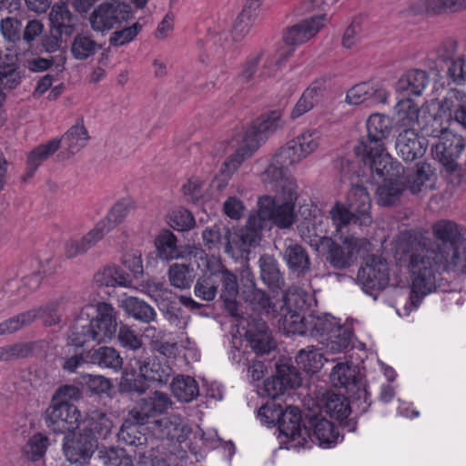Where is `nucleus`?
Listing matches in <instances>:
<instances>
[{"instance_id": "obj_1", "label": "nucleus", "mask_w": 466, "mask_h": 466, "mask_svg": "<svg viewBox=\"0 0 466 466\" xmlns=\"http://www.w3.org/2000/svg\"><path fill=\"white\" fill-rule=\"evenodd\" d=\"M282 281L277 260L272 256L264 255V314L275 321L279 329L287 333L310 337H323L330 333L338 322L329 315H300L287 309L284 295L278 289Z\"/></svg>"}, {"instance_id": "obj_2", "label": "nucleus", "mask_w": 466, "mask_h": 466, "mask_svg": "<svg viewBox=\"0 0 466 466\" xmlns=\"http://www.w3.org/2000/svg\"><path fill=\"white\" fill-rule=\"evenodd\" d=\"M262 237V197L258 198V208L249 214L244 229L227 228L215 224L207 227L202 232L204 246L211 250H219L224 247L225 252L234 259L243 258L250 247L258 245Z\"/></svg>"}, {"instance_id": "obj_3", "label": "nucleus", "mask_w": 466, "mask_h": 466, "mask_svg": "<svg viewBox=\"0 0 466 466\" xmlns=\"http://www.w3.org/2000/svg\"><path fill=\"white\" fill-rule=\"evenodd\" d=\"M367 137L359 141L355 147L357 156H361L365 164L377 174L396 176L401 171V165L393 161L386 152L385 140L392 130V120L390 116L375 113L366 122Z\"/></svg>"}, {"instance_id": "obj_4", "label": "nucleus", "mask_w": 466, "mask_h": 466, "mask_svg": "<svg viewBox=\"0 0 466 466\" xmlns=\"http://www.w3.org/2000/svg\"><path fill=\"white\" fill-rule=\"evenodd\" d=\"M93 307H83L76 316L68 335L67 351L71 348H83L90 341L98 344L109 342L116 335L117 329L116 312L114 307L106 302L98 303L96 315L91 317Z\"/></svg>"}, {"instance_id": "obj_5", "label": "nucleus", "mask_w": 466, "mask_h": 466, "mask_svg": "<svg viewBox=\"0 0 466 466\" xmlns=\"http://www.w3.org/2000/svg\"><path fill=\"white\" fill-rule=\"evenodd\" d=\"M171 405L170 398L167 393L155 391L152 395L140 400L137 407L129 413L130 418L126 420L117 432L120 443L134 446V460L139 459V451L147 453V437L141 432V427L149 421L150 418L162 414Z\"/></svg>"}, {"instance_id": "obj_6", "label": "nucleus", "mask_w": 466, "mask_h": 466, "mask_svg": "<svg viewBox=\"0 0 466 466\" xmlns=\"http://www.w3.org/2000/svg\"><path fill=\"white\" fill-rule=\"evenodd\" d=\"M410 300L414 309L421 303L422 299L431 293L435 286L437 267H451L449 253L420 245L412 251L410 258Z\"/></svg>"}, {"instance_id": "obj_7", "label": "nucleus", "mask_w": 466, "mask_h": 466, "mask_svg": "<svg viewBox=\"0 0 466 466\" xmlns=\"http://www.w3.org/2000/svg\"><path fill=\"white\" fill-rule=\"evenodd\" d=\"M371 199L363 186H352L348 195V207L336 203L329 210V216L336 230L350 224L367 227L372 223Z\"/></svg>"}, {"instance_id": "obj_8", "label": "nucleus", "mask_w": 466, "mask_h": 466, "mask_svg": "<svg viewBox=\"0 0 466 466\" xmlns=\"http://www.w3.org/2000/svg\"><path fill=\"white\" fill-rule=\"evenodd\" d=\"M78 395L79 391L74 386L65 385L59 388L46 411V423L52 431L64 434L79 427L81 412L68 400V398Z\"/></svg>"}, {"instance_id": "obj_9", "label": "nucleus", "mask_w": 466, "mask_h": 466, "mask_svg": "<svg viewBox=\"0 0 466 466\" xmlns=\"http://www.w3.org/2000/svg\"><path fill=\"white\" fill-rule=\"evenodd\" d=\"M433 234L436 238L441 240L444 247L439 246L434 248L437 252L440 250L449 253V263L460 274H466V253L461 255L458 248L455 247L462 235L458 224L451 220H440L432 227Z\"/></svg>"}, {"instance_id": "obj_10", "label": "nucleus", "mask_w": 466, "mask_h": 466, "mask_svg": "<svg viewBox=\"0 0 466 466\" xmlns=\"http://www.w3.org/2000/svg\"><path fill=\"white\" fill-rule=\"evenodd\" d=\"M261 122L252 125L245 133L237 134L228 143V151L233 150V153L224 163L228 172L235 171L258 148L261 139Z\"/></svg>"}, {"instance_id": "obj_11", "label": "nucleus", "mask_w": 466, "mask_h": 466, "mask_svg": "<svg viewBox=\"0 0 466 466\" xmlns=\"http://www.w3.org/2000/svg\"><path fill=\"white\" fill-rule=\"evenodd\" d=\"M465 147L466 140L462 136L442 129L433 152L443 170L454 174L461 169L459 159Z\"/></svg>"}, {"instance_id": "obj_12", "label": "nucleus", "mask_w": 466, "mask_h": 466, "mask_svg": "<svg viewBox=\"0 0 466 466\" xmlns=\"http://www.w3.org/2000/svg\"><path fill=\"white\" fill-rule=\"evenodd\" d=\"M325 20L326 15H320L289 27L283 35L285 46L279 51L277 64H282L293 54L294 46L301 45L315 36L323 27Z\"/></svg>"}, {"instance_id": "obj_13", "label": "nucleus", "mask_w": 466, "mask_h": 466, "mask_svg": "<svg viewBox=\"0 0 466 466\" xmlns=\"http://www.w3.org/2000/svg\"><path fill=\"white\" fill-rule=\"evenodd\" d=\"M357 279L367 293L384 289L390 281L387 260L380 256H368L365 264L358 271Z\"/></svg>"}, {"instance_id": "obj_14", "label": "nucleus", "mask_w": 466, "mask_h": 466, "mask_svg": "<svg viewBox=\"0 0 466 466\" xmlns=\"http://www.w3.org/2000/svg\"><path fill=\"white\" fill-rule=\"evenodd\" d=\"M63 449L71 463L86 464L97 449V441L94 436L80 431L65 436Z\"/></svg>"}, {"instance_id": "obj_15", "label": "nucleus", "mask_w": 466, "mask_h": 466, "mask_svg": "<svg viewBox=\"0 0 466 466\" xmlns=\"http://www.w3.org/2000/svg\"><path fill=\"white\" fill-rule=\"evenodd\" d=\"M264 174L267 175L266 188L273 191V195L266 196V198L296 202L298 185L290 174L276 168H267Z\"/></svg>"}, {"instance_id": "obj_16", "label": "nucleus", "mask_w": 466, "mask_h": 466, "mask_svg": "<svg viewBox=\"0 0 466 466\" xmlns=\"http://www.w3.org/2000/svg\"><path fill=\"white\" fill-rule=\"evenodd\" d=\"M98 460L105 466H170L165 460L151 459L147 453L139 451V459L136 464L132 456L121 448L104 447L98 451Z\"/></svg>"}, {"instance_id": "obj_17", "label": "nucleus", "mask_w": 466, "mask_h": 466, "mask_svg": "<svg viewBox=\"0 0 466 466\" xmlns=\"http://www.w3.org/2000/svg\"><path fill=\"white\" fill-rule=\"evenodd\" d=\"M279 435L296 441V445L304 447L307 443V438L309 437V431L305 426H301L300 410L296 406H287L281 414L279 427L275 431ZM276 432H274L275 434Z\"/></svg>"}, {"instance_id": "obj_18", "label": "nucleus", "mask_w": 466, "mask_h": 466, "mask_svg": "<svg viewBox=\"0 0 466 466\" xmlns=\"http://www.w3.org/2000/svg\"><path fill=\"white\" fill-rule=\"evenodd\" d=\"M364 243V239L354 236L346 237L342 245H339L331 238V244L327 245L323 250H327V260L335 268H349L359 248Z\"/></svg>"}, {"instance_id": "obj_19", "label": "nucleus", "mask_w": 466, "mask_h": 466, "mask_svg": "<svg viewBox=\"0 0 466 466\" xmlns=\"http://www.w3.org/2000/svg\"><path fill=\"white\" fill-rule=\"evenodd\" d=\"M370 171L373 177L377 176L383 179V182L376 189L377 203L382 207L399 204L406 188L404 183L399 180L400 177L404 173L403 167L401 166V171L396 176H390V174L380 175L371 169Z\"/></svg>"}, {"instance_id": "obj_20", "label": "nucleus", "mask_w": 466, "mask_h": 466, "mask_svg": "<svg viewBox=\"0 0 466 466\" xmlns=\"http://www.w3.org/2000/svg\"><path fill=\"white\" fill-rule=\"evenodd\" d=\"M265 217L279 228H289L297 218L295 201L269 199L264 196Z\"/></svg>"}, {"instance_id": "obj_21", "label": "nucleus", "mask_w": 466, "mask_h": 466, "mask_svg": "<svg viewBox=\"0 0 466 466\" xmlns=\"http://www.w3.org/2000/svg\"><path fill=\"white\" fill-rule=\"evenodd\" d=\"M396 149L406 162H410L423 156L426 150V138L420 136L417 129L398 131Z\"/></svg>"}, {"instance_id": "obj_22", "label": "nucleus", "mask_w": 466, "mask_h": 466, "mask_svg": "<svg viewBox=\"0 0 466 466\" xmlns=\"http://www.w3.org/2000/svg\"><path fill=\"white\" fill-rule=\"evenodd\" d=\"M301 384V377L297 369L288 364H278L276 374L271 380L264 381V391L274 395H282L288 389H296Z\"/></svg>"}, {"instance_id": "obj_23", "label": "nucleus", "mask_w": 466, "mask_h": 466, "mask_svg": "<svg viewBox=\"0 0 466 466\" xmlns=\"http://www.w3.org/2000/svg\"><path fill=\"white\" fill-rule=\"evenodd\" d=\"M110 231V227L106 222H98L92 229L79 239H70L66 243L65 255L73 258L86 253L91 248L95 247L106 234Z\"/></svg>"}, {"instance_id": "obj_24", "label": "nucleus", "mask_w": 466, "mask_h": 466, "mask_svg": "<svg viewBox=\"0 0 466 466\" xmlns=\"http://www.w3.org/2000/svg\"><path fill=\"white\" fill-rule=\"evenodd\" d=\"M125 19L126 15L116 5L104 3L91 14L90 25L94 31L105 32L120 25Z\"/></svg>"}, {"instance_id": "obj_25", "label": "nucleus", "mask_w": 466, "mask_h": 466, "mask_svg": "<svg viewBox=\"0 0 466 466\" xmlns=\"http://www.w3.org/2000/svg\"><path fill=\"white\" fill-rule=\"evenodd\" d=\"M246 340L251 350L256 354V359L251 360L248 367L250 383L256 388L257 394L260 395L262 379V361L258 359L262 356V330L253 329L249 327L246 332Z\"/></svg>"}, {"instance_id": "obj_26", "label": "nucleus", "mask_w": 466, "mask_h": 466, "mask_svg": "<svg viewBox=\"0 0 466 466\" xmlns=\"http://www.w3.org/2000/svg\"><path fill=\"white\" fill-rule=\"evenodd\" d=\"M441 111L466 128V92L451 88L442 100Z\"/></svg>"}, {"instance_id": "obj_27", "label": "nucleus", "mask_w": 466, "mask_h": 466, "mask_svg": "<svg viewBox=\"0 0 466 466\" xmlns=\"http://www.w3.org/2000/svg\"><path fill=\"white\" fill-rule=\"evenodd\" d=\"M386 101L385 90L370 83H360L348 90L346 102L350 105L384 103Z\"/></svg>"}, {"instance_id": "obj_28", "label": "nucleus", "mask_w": 466, "mask_h": 466, "mask_svg": "<svg viewBox=\"0 0 466 466\" xmlns=\"http://www.w3.org/2000/svg\"><path fill=\"white\" fill-rule=\"evenodd\" d=\"M396 110V129H419L421 127L420 119V109L419 106L410 98L401 99L395 106Z\"/></svg>"}, {"instance_id": "obj_29", "label": "nucleus", "mask_w": 466, "mask_h": 466, "mask_svg": "<svg viewBox=\"0 0 466 466\" xmlns=\"http://www.w3.org/2000/svg\"><path fill=\"white\" fill-rule=\"evenodd\" d=\"M262 0H247L246 5L234 22L232 37L235 41L242 39L250 30L261 12Z\"/></svg>"}, {"instance_id": "obj_30", "label": "nucleus", "mask_w": 466, "mask_h": 466, "mask_svg": "<svg viewBox=\"0 0 466 466\" xmlns=\"http://www.w3.org/2000/svg\"><path fill=\"white\" fill-rule=\"evenodd\" d=\"M299 234L303 241L308 243L315 250L324 249L331 244V238L327 236L326 223L320 218L309 221L299 227Z\"/></svg>"}, {"instance_id": "obj_31", "label": "nucleus", "mask_w": 466, "mask_h": 466, "mask_svg": "<svg viewBox=\"0 0 466 466\" xmlns=\"http://www.w3.org/2000/svg\"><path fill=\"white\" fill-rule=\"evenodd\" d=\"M284 279L279 283L278 289L284 295L285 307L291 312H299L300 315H305V312L310 308L314 302L312 294L306 291L299 287H292L286 292L283 289Z\"/></svg>"}, {"instance_id": "obj_32", "label": "nucleus", "mask_w": 466, "mask_h": 466, "mask_svg": "<svg viewBox=\"0 0 466 466\" xmlns=\"http://www.w3.org/2000/svg\"><path fill=\"white\" fill-rule=\"evenodd\" d=\"M140 375L147 380L166 384L173 374V369L167 363H161L156 358L147 360H136Z\"/></svg>"}, {"instance_id": "obj_33", "label": "nucleus", "mask_w": 466, "mask_h": 466, "mask_svg": "<svg viewBox=\"0 0 466 466\" xmlns=\"http://www.w3.org/2000/svg\"><path fill=\"white\" fill-rule=\"evenodd\" d=\"M352 339V331L349 328L338 324L320 343L326 353L336 354L344 352L351 347Z\"/></svg>"}, {"instance_id": "obj_34", "label": "nucleus", "mask_w": 466, "mask_h": 466, "mask_svg": "<svg viewBox=\"0 0 466 466\" xmlns=\"http://www.w3.org/2000/svg\"><path fill=\"white\" fill-rule=\"evenodd\" d=\"M89 138L83 118H78L76 125L72 126L58 140L66 151L76 154L86 146Z\"/></svg>"}, {"instance_id": "obj_35", "label": "nucleus", "mask_w": 466, "mask_h": 466, "mask_svg": "<svg viewBox=\"0 0 466 466\" xmlns=\"http://www.w3.org/2000/svg\"><path fill=\"white\" fill-rule=\"evenodd\" d=\"M313 436L323 448H329L338 443L339 433L334 424L324 418H314L309 421Z\"/></svg>"}, {"instance_id": "obj_36", "label": "nucleus", "mask_w": 466, "mask_h": 466, "mask_svg": "<svg viewBox=\"0 0 466 466\" xmlns=\"http://www.w3.org/2000/svg\"><path fill=\"white\" fill-rule=\"evenodd\" d=\"M161 437H165L170 441L183 442L187 437L189 429L186 426L179 417L164 418L154 420Z\"/></svg>"}, {"instance_id": "obj_37", "label": "nucleus", "mask_w": 466, "mask_h": 466, "mask_svg": "<svg viewBox=\"0 0 466 466\" xmlns=\"http://www.w3.org/2000/svg\"><path fill=\"white\" fill-rule=\"evenodd\" d=\"M60 147L58 139H52L31 150L27 155L26 176L31 177L37 168Z\"/></svg>"}, {"instance_id": "obj_38", "label": "nucleus", "mask_w": 466, "mask_h": 466, "mask_svg": "<svg viewBox=\"0 0 466 466\" xmlns=\"http://www.w3.org/2000/svg\"><path fill=\"white\" fill-rule=\"evenodd\" d=\"M86 358L92 364L102 368L120 370L123 365V359L119 352L112 347H100L87 352Z\"/></svg>"}, {"instance_id": "obj_39", "label": "nucleus", "mask_w": 466, "mask_h": 466, "mask_svg": "<svg viewBox=\"0 0 466 466\" xmlns=\"http://www.w3.org/2000/svg\"><path fill=\"white\" fill-rule=\"evenodd\" d=\"M66 309V300L64 298H59L28 311H35L36 315L35 319H40L45 326L50 327L60 323Z\"/></svg>"}, {"instance_id": "obj_40", "label": "nucleus", "mask_w": 466, "mask_h": 466, "mask_svg": "<svg viewBox=\"0 0 466 466\" xmlns=\"http://www.w3.org/2000/svg\"><path fill=\"white\" fill-rule=\"evenodd\" d=\"M429 83V75L421 69L407 71L398 82V89L408 95L420 96Z\"/></svg>"}, {"instance_id": "obj_41", "label": "nucleus", "mask_w": 466, "mask_h": 466, "mask_svg": "<svg viewBox=\"0 0 466 466\" xmlns=\"http://www.w3.org/2000/svg\"><path fill=\"white\" fill-rule=\"evenodd\" d=\"M95 281L100 286L124 288L129 287L132 283L129 275L116 265L106 266L96 272Z\"/></svg>"}, {"instance_id": "obj_42", "label": "nucleus", "mask_w": 466, "mask_h": 466, "mask_svg": "<svg viewBox=\"0 0 466 466\" xmlns=\"http://www.w3.org/2000/svg\"><path fill=\"white\" fill-rule=\"evenodd\" d=\"M303 160L299 151L291 139L285 146L279 147L273 156L272 161L268 168L287 171V169Z\"/></svg>"}, {"instance_id": "obj_43", "label": "nucleus", "mask_w": 466, "mask_h": 466, "mask_svg": "<svg viewBox=\"0 0 466 466\" xmlns=\"http://www.w3.org/2000/svg\"><path fill=\"white\" fill-rule=\"evenodd\" d=\"M84 424L83 431L94 436L96 440L97 438L106 439L110 434L113 427L110 418L106 413L98 410L92 411Z\"/></svg>"}, {"instance_id": "obj_44", "label": "nucleus", "mask_w": 466, "mask_h": 466, "mask_svg": "<svg viewBox=\"0 0 466 466\" xmlns=\"http://www.w3.org/2000/svg\"><path fill=\"white\" fill-rule=\"evenodd\" d=\"M125 311L135 319L149 323L156 319L157 312L153 307L137 297H127L122 301Z\"/></svg>"}, {"instance_id": "obj_45", "label": "nucleus", "mask_w": 466, "mask_h": 466, "mask_svg": "<svg viewBox=\"0 0 466 466\" xmlns=\"http://www.w3.org/2000/svg\"><path fill=\"white\" fill-rule=\"evenodd\" d=\"M323 409L327 414L338 420L348 418L351 406L347 398L341 394L327 392L323 398Z\"/></svg>"}, {"instance_id": "obj_46", "label": "nucleus", "mask_w": 466, "mask_h": 466, "mask_svg": "<svg viewBox=\"0 0 466 466\" xmlns=\"http://www.w3.org/2000/svg\"><path fill=\"white\" fill-rule=\"evenodd\" d=\"M172 393L175 398L182 402H189L199 394L198 384L190 376H177L171 384Z\"/></svg>"}, {"instance_id": "obj_47", "label": "nucleus", "mask_w": 466, "mask_h": 466, "mask_svg": "<svg viewBox=\"0 0 466 466\" xmlns=\"http://www.w3.org/2000/svg\"><path fill=\"white\" fill-rule=\"evenodd\" d=\"M320 351L314 346H308L299 351L296 356L297 364L303 369L306 372L315 373L318 372L323 366L324 361H327Z\"/></svg>"}, {"instance_id": "obj_48", "label": "nucleus", "mask_w": 466, "mask_h": 466, "mask_svg": "<svg viewBox=\"0 0 466 466\" xmlns=\"http://www.w3.org/2000/svg\"><path fill=\"white\" fill-rule=\"evenodd\" d=\"M330 381L335 387L345 388L352 391L359 382L354 367L349 363H338L332 369Z\"/></svg>"}, {"instance_id": "obj_49", "label": "nucleus", "mask_w": 466, "mask_h": 466, "mask_svg": "<svg viewBox=\"0 0 466 466\" xmlns=\"http://www.w3.org/2000/svg\"><path fill=\"white\" fill-rule=\"evenodd\" d=\"M177 237L169 230L159 234L156 238L158 257L163 260L184 258V254L177 247Z\"/></svg>"}, {"instance_id": "obj_50", "label": "nucleus", "mask_w": 466, "mask_h": 466, "mask_svg": "<svg viewBox=\"0 0 466 466\" xmlns=\"http://www.w3.org/2000/svg\"><path fill=\"white\" fill-rule=\"evenodd\" d=\"M285 260L289 268L298 273L309 269L310 259L307 250L300 245H289L285 250Z\"/></svg>"}, {"instance_id": "obj_51", "label": "nucleus", "mask_w": 466, "mask_h": 466, "mask_svg": "<svg viewBox=\"0 0 466 466\" xmlns=\"http://www.w3.org/2000/svg\"><path fill=\"white\" fill-rule=\"evenodd\" d=\"M52 25L60 34L70 35L74 30L73 15L65 3L53 5L49 14Z\"/></svg>"}, {"instance_id": "obj_52", "label": "nucleus", "mask_w": 466, "mask_h": 466, "mask_svg": "<svg viewBox=\"0 0 466 466\" xmlns=\"http://www.w3.org/2000/svg\"><path fill=\"white\" fill-rule=\"evenodd\" d=\"M167 275L170 285L179 289H189L195 278L191 266L179 263L171 265Z\"/></svg>"}, {"instance_id": "obj_53", "label": "nucleus", "mask_w": 466, "mask_h": 466, "mask_svg": "<svg viewBox=\"0 0 466 466\" xmlns=\"http://www.w3.org/2000/svg\"><path fill=\"white\" fill-rule=\"evenodd\" d=\"M99 48V45L91 35L86 34H77L72 42L71 53L74 58L77 60H85L95 55Z\"/></svg>"}, {"instance_id": "obj_54", "label": "nucleus", "mask_w": 466, "mask_h": 466, "mask_svg": "<svg viewBox=\"0 0 466 466\" xmlns=\"http://www.w3.org/2000/svg\"><path fill=\"white\" fill-rule=\"evenodd\" d=\"M303 159L315 152L321 141V134L317 129H308L292 139Z\"/></svg>"}, {"instance_id": "obj_55", "label": "nucleus", "mask_w": 466, "mask_h": 466, "mask_svg": "<svg viewBox=\"0 0 466 466\" xmlns=\"http://www.w3.org/2000/svg\"><path fill=\"white\" fill-rule=\"evenodd\" d=\"M279 396H275L274 392L270 390L269 394L264 391V424L279 427L284 410Z\"/></svg>"}, {"instance_id": "obj_56", "label": "nucleus", "mask_w": 466, "mask_h": 466, "mask_svg": "<svg viewBox=\"0 0 466 466\" xmlns=\"http://www.w3.org/2000/svg\"><path fill=\"white\" fill-rule=\"evenodd\" d=\"M218 279L203 274L196 281L194 287L195 296L205 301L214 300L218 294Z\"/></svg>"}, {"instance_id": "obj_57", "label": "nucleus", "mask_w": 466, "mask_h": 466, "mask_svg": "<svg viewBox=\"0 0 466 466\" xmlns=\"http://www.w3.org/2000/svg\"><path fill=\"white\" fill-rule=\"evenodd\" d=\"M21 82V74L14 57L8 59L7 63L0 64V86L5 88L14 89Z\"/></svg>"}, {"instance_id": "obj_58", "label": "nucleus", "mask_w": 466, "mask_h": 466, "mask_svg": "<svg viewBox=\"0 0 466 466\" xmlns=\"http://www.w3.org/2000/svg\"><path fill=\"white\" fill-rule=\"evenodd\" d=\"M218 281L222 282L221 299L227 308L233 307L238 293V284L236 275L229 270L224 271L218 278Z\"/></svg>"}, {"instance_id": "obj_59", "label": "nucleus", "mask_w": 466, "mask_h": 466, "mask_svg": "<svg viewBox=\"0 0 466 466\" xmlns=\"http://www.w3.org/2000/svg\"><path fill=\"white\" fill-rule=\"evenodd\" d=\"M188 255L193 256L195 258L205 260V267L208 271V274H207V276H212L215 279H218V278L223 274L224 271L228 270L223 266L219 257H208L202 248L192 247L188 251Z\"/></svg>"}, {"instance_id": "obj_60", "label": "nucleus", "mask_w": 466, "mask_h": 466, "mask_svg": "<svg viewBox=\"0 0 466 466\" xmlns=\"http://www.w3.org/2000/svg\"><path fill=\"white\" fill-rule=\"evenodd\" d=\"M35 311H25L0 323V336L14 333L35 319Z\"/></svg>"}, {"instance_id": "obj_61", "label": "nucleus", "mask_w": 466, "mask_h": 466, "mask_svg": "<svg viewBox=\"0 0 466 466\" xmlns=\"http://www.w3.org/2000/svg\"><path fill=\"white\" fill-rule=\"evenodd\" d=\"M168 222L171 228L177 231H188L195 226V218L187 209L177 208L168 214Z\"/></svg>"}, {"instance_id": "obj_62", "label": "nucleus", "mask_w": 466, "mask_h": 466, "mask_svg": "<svg viewBox=\"0 0 466 466\" xmlns=\"http://www.w3.org/2000/svg\"><path fill=\"white\" fill-rule=\"evenodd\" d=\"M285 124L281 110L274 109L264 113V138H268L281 132Z\"/></svg>"}, {"instance_id": "obj_63", "label": "nucleus", "mask_w": 466, "mask_h": 466, "mask_svg": "<svg viewBox=\"0 0 466 466\" xmlns=\"http://www.w3.org/2000/svg\"><path fill=\"white\" fill-rule=\"evenodd\" d=\"M433 172L430 165L426 163L418 165L416 172L411 177H409V189L413 194L420 192L423 187H427L426 183L431 180Z\"/></svg>"}, {"instance_id": "obj_64", "label": "nucleus", "mask_w": 466, "mask_h": 466, "mask_svg": "<svg viewBox=\"0 0 466 466\" xmlns=\"http://www.w3.org/2000/svg\"><path fill=\"white\" fill-rule=\"evenodd\" d=\"M132 208V203L128 199H123L116 203L106 215L105 219L100 222H106V226L110 227V230L117 224L122 222L125 218L129 214Z\"/></svg>"}]
</instances>
